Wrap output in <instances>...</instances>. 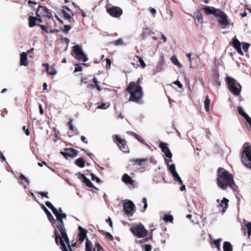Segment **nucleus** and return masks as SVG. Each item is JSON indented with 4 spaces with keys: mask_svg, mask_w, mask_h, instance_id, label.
<instances>
[{
    "mask_svg": "<svg viewBox=\"0 0 251 251\" xmlns=\"http://www.w3.org/2000/svg\"><path fill=\"white\" fill-rule=\"evenodd\" d=\"M216 180L217 185L222 190H226L227 187L232 189L237 187L233 175L223 168H218Z\"/></svg>",
    "mask_w": 251,
    "mask_h": 251,
    "instance_id": "f257e3e1",
    "label": "nucleus"
},
{
    "mask_svg": "<svg viewBox=\"0 0 251 251\" xmlns=\"http://www.w3.org/2000/svg\"><path fill=\"white\" fill-rule=\"evenodd\" d=\"M58 230L60 232L61 237L57 229H55L53 232L56 244L60 245V249L62 251H73L66 228H61L58 229Z\"/></svg>",
    "mask_w": 251,
    "mask_h": 251,
    "instance_id": "f03ea898",
    "label": "nucleus"
},
{
    "mask_svg": "<svg viewBox=\"0 0 251 251\" xmlns=\"http://www.w3.org/2000/svg\"><path fill=\"white\" fill-rule=\"evenodd\" d=\"M203 11L206 15H213L217 19L222 28H226L230 25L227 15L220 9L214 7L206 6L203 8Z\"/></svg>",
    "mask_w": 251,
    "mask_h": 251,
    "instance_id": "7ed1b4c3",
    "label": "nucleus"
},
{
    "mask_svg": "<svg viewBox=\"0 0 251 251\" xmlns=\"http://www.w3.org/2000/svg\"><path fill=\"white\" fill-rule=\"evenodd\" d=\"M126 91L130 94L128 99L130 101L138 102L142 99L143 95L142 87L134 81H131L129 83L126 88Z\"/></svg>",
    "mask_w": 251,
    "mask_h": 251,
    "instance_id": "20e7f679",
    "label": "nucleus"
},
{
    "mask_svg": "<svg viewBox=\"0 0 251 251\" xmlns=\"http://www.w3.org/2000/svg\"><path fill=\"white\" fill-rule=\"evenodd\" d=\"M241 159L243 164L251 170V146L248 142L243 146Z\"/></svg>",
    "mask_w": 251,
    "mask_h": 251,
    "instance_id": "39448f33",
    "label": "nucleus"
},
{
    "mask_svg": "<svg viewBox=\"0 0 251 251\" xmlns=\"http://www.w3.org/2000/svg\"><path fill=\"white\" fill-rule=\"evenodd\" d=\"M46 205L50 208L56 218V227L57 229L65 228L63 219H66L67 215L65 213H59L50 201H47L45 202Z\"/></svg>",
    "mask_w": 251,
    "mask_h": 251,
    "instance_id": "423d86ee",
    "label": "nucleus"
},
{
    "mask_svg": "<svg viewBox=\"0 0 251 251\" xmlns=\"http://www.w3.org/2000/svg\"><path fill=\"white\" fill-rule=\"evenodd\" d=\"M226 81L230 92L234 96L239 95L241 91V86L237 81L229 76L226 77Z\"/></svg>",
    "mask_w": 251,
    "mask_h": 251,
    "instance_id": "0eeeda50",
    "label": "nucleus"
},
{
    "mask_svg": "<svg viewBox=\"0 0 251 251\" xmlns=\"http://www.w3.org/2000/svg\"><path fill=\"white\" fill-rule=\"evenodd\" d=\"M130 231L134 236L138 238H144L148 233V230L141 224L133 225L130 228Z\"/></svg>",
    "mask_w": 251,
    "mask_h": 251,
    "instance_id": "6e6552de",
    "label": "nucleus"
},
{
    "mask_svg": "<svg viewBox=\"0 0 251 251\" xmlns=\"http://www.w3.org/2000/svg\"><path fill=\"white\" fill-rule=\"evenodd\" d=\"M73 52L75 54V57L82 62H85L88 60L87 56L84 53L81 47L78 45H76L73 47Z\"/></svg>",
    "mask_w": 251,
    "mask_h": 251,
    "instance_id": "1a4fd4ad",
    "label": "nucleus"
},
{
    "mask_svg": "<svg viewBox=\"0 0 251 251\" xmlns=\"http://www.w3.org/2000/svg\"><path fill=\"white\" fill-rule=\"evenodd\" d=\"M114 142L121 151L124 153L129 152V149L126 140L122 139L119 135H116L115 136Z\"/></svg>",
    "mask_w": 251,
    "mask_h": 251,
    "instance_id": "9d476101",
    "label": "nucleus"
},
{
    "mask_svg": "<svg viewBox=\"0 0 251 251\" xmlns=\"http://www.w3.org/2000/svg\"><path fill=\"white\" fill-rule=\"evenodd\" d=\"M135 205L131 201H127L123 203V209L125 213L128 216H132Z\"/></svg>",
    "mask_w": 251,
    "mask_h": 251,
    "instance_id": "9b49d317",
    "label": "nucleus"
},
{
    "mask_svg": "<svg viewBox=\"0 0 251 251\" xmlns=\"http://www.w3.org/2000/svg\"><path fill=\"white\" fill-rule=\"evenodd\" d=\"M64 151H61L60 153L66 158L68 159L69 157L74 158L75 157L78 153L77 150L69 148L64 149Z\"/></svg>",
    "mask_w": 251,
    "mask_h": 251,
    "instance_id": "f8f14e48",
    "label": "nucleus"
},
{
    "mask_svg": "<svg viewBox=\"0 0 251 251\" xmlns=\"http://www.w3.org/2000/svg\"><path fill=\"white\" fill-rule=\"evenodd\" d=\"M107 12L111 16L115 18H119L122 13V9L117 6H112L107 9Z\"/></svg>",
    "mask_w": 251,
    "mask_h": 251,
    "instance_id": "ddd939ff",
    "label": "nucleus"
},
{
    "mask_svg": "<svg viewBox=\"0 0 251 251\" xmlns=\"http://www.w3.org/2000/svg\"><path fill=\"white\" fill-rule=\"evenodd\" d=\"M216 201L219 203L217 206L219 207V212L224 214L228 207L229 200L224 197L221 201L219 199H217Z\"/></svg>",
    "mask_w": 251,
    "mask_h": 251,
    "instance_id": "4468645a",
    "label": "nucleus"
},
{
    "mask_svg": "<svg viewBox=\"0 0 251 251\" xmlns=\"http://www.w3.org/2000/svg\"><path fill=\"white\" fill-rule=\"evenodd\" d=\"M159 147L161 149L162 151L165 153V156L168 158H171L172 154L166 143L161 142L159 143Z\"/></svg>",
    "mask_w": 251,
    "mask_h": 251,
    "instance_id": "2eb2a0df",
    "label": "nucleus"
},
{
    "mask_svg": "<svg viewBox=\"0 0 251 251\" xmlns=\"http://www.w3.org/2000/svg\"><path fill=\"white\" fill-rule=\"evenodd\" d=\"M232 45L239 54L243 55V52L241 48V43L236 36L234 37L232 39Z\"/></svg>",
    "mask_w": 251,
    "mask_h": 251,
    "instance_id": "dca6fc26",
    "label": "nucleus"
},
{
    "mask_svg": "<svg viewBox=\"0 0 251 251\" xmlns=\"http://www.w3.org/2000/svg\"><path fill=\"white\" fill-rule=\"evenodd\" d=\"M78 229L79 232L77 234V237L78 238L79 241L82 243L86 237L87 230L81 226H78Z\"/></svg>",
    "mask_w": 251,
    "mask_h": 251,
    "instance_id": "f3484780",
    "label": "nucleus"
},
{
    "mask_svg": "<svg viewBox=\"0 0 251 251\" xmlns=\"http://www.w3.org/2000/svg\"><path fill=\"white\" fill-rule=\"evenodd\" d=\"M39 8H40L41 10L42 11V12H40V13L42 14L43 16L47 17L49 19L52 18L51 11L47 7L39 5Z\"/></svg>",
    "mask_w": 251,
    "mask_h": 251,
    "instance_id": "a211bd4d",
    "label": "nucleus"
},
{
    "mask_svg": "<svg viewBox=\"0 0 251 251\" xmlns=\"http://www.w3.org/2000/svg\"><path fill=\"white\" fill-rule=\"evenodd\" d=\"M20 64L25 66L28 65V61L27 58V53L23 52L20 54Z\"/></svg>",
    "mask_w": 251,
    "mask_h": 251,
    "instance_id": "6ab92c4d",
    "label": "nucleus"
},
{
    "mask_svg": "<svg viewBox=\"0 0 251 251\" xmlns=\"http://www.w3.org/2000/svg\"><path fill=\"white\" fill-rule=\"evenodd\" d=\"M122 180L126 184H130L131 185H133L134 184L133 180L127 174H125L123 175Z\"/></svg>",
    "mask_w": 251,
    "mask_h": 251,
    "instance_id": "aec40b11",
    "label": "nucleus"
},
{
    "mask_svg": "<svg viewBox=\"0 0 251 251\" xmlns=\"http://www.w3.org/2000/svg\"><path fill=\"white\" fill-rule=\"evenodd\" d=\"M149 159L148 158L144 159H132L131 162L139 165H146V163L148 162Z\"/></svg>",
    "mask_w": 251,
    "mask_h": 251,
    "instance_id": "412c9836",
    "label": "nucleus"
},
{
    "mask_svg": "<svg viewBox=\"0 0 251 251\" xmlns=\"http://www.w3.org/2000/svg\"><path fill=\"white\" fill-rule=\"evenodd\" d=\"M42 208L44 210V212L46 214L48 220L50 222H52V221H55L53 217L52 216L51 213L47 209V208L43 205H42Z\"/></svg>",
    "mask_w": 251,
    "mask_h": 251,
    "instance_id": "4be33fe9",
    "label": "nucleus"
},
{
    "mask_svg": "<svg viewBox=\"0 0 251 251\" xmlns=\"http://www.w3.org/2000/svg\"><path fill=\"white\" fill-rule=\"evenodd\" d=\"M98 231L100 234H101L103 235H104L105 236V237L106 238L108 239L109 240H110L111 241H113V240H114L113 236L109 232L105 231L104 230H100V229L98 230Z\"/></svg>",
    "mask_w": 251,
    "mask_h": 251,
    "instance_id": "5701e85b",
    "label": "nucleus"
},
{
    "mask_svg": "<svg viewBox=\"0 0 251 251\" xmlns=\"http://www.w3.org/2000/svg\"><path fill=\"white\" fill-rule=\"evenodd\" d=\"M224 251H232L233 248L230 242L225 241L223 245Z\"/></svg>",
    "mask_w": 251,
    "mask_h": 251,
    "instance_id": "b1692460",
    "label": "nucleus"
},
{
    "mask_svg": "<svg viewBox=\"0 0 251 251\" xmlns=\"http://www.w3.org/2000/svg\"><path fill=\"white\" fill-rule=\"evenodd\" d=\"M61 13L63 14L64 18L65 19L68 20L69 22H74V19L73 18H72L70 14L68 13L66 11L62 9L61 10Z\"/></svg>",
    "mask_w": 251,
    "mask_h": 251,
    "instance_id": "393cba45",
    "label": "nucleus"
},
{
    "mask_svg": "<svg viewBox=\"0 0 251 251\" xmlns=\"http://www.w3.org/2000/svg\"><path fill=\"white\" fill-rule=\"evenodd\" d=\"M85 161L82 157L78 158L75 160V164L80 168H83L85 166Z\"/></svg>",
    "mask_w": 251,
    "mask_h": 251,
    "instance_id": "a878e982",
    "label": "nucleus"
},
{
    "mask_svg": "<svg viewBox=\"0 0 251 251\" xmlns=\"http://www.w3.org/2000/svg\"><path fill=\"white\" fill-rule=\"evenodd\" d=\"M210 103V100L208 96L205 97V99L204 101V108L206 112L209 111V105Z\"/></svg>",
    "mask_w": 251,
    "mask_h": 251,
    "instance_id": "bb28decb",
    "label": "nucleus"
},
{
    "mask_svg": "<svg viewBox=\"0 0 251 251\" xmlns=\"http://www.w3.org/2000/svg\"><path fill=\"white\" fill-rule=\"evenodd\" d=\"M36 18L34 17L29 16L28 18V25L30 27H32L34 26L35 25H37V24H36Z\"/></svg>",
    "mask_w": 251,
    "mask_h": 251,
    "instance_id": "cd10ccee",
    "label": "nucleus"
},
{
    "mask_svg": "<svg viewBox=\"0 0 251 251\" xmlns=\"http://www.w3.org/2000/svg\"><path fill=\"white\" fill-rule=\"evenodd\" d=\"M244 223L246 227V229L248 230L247 233L248 234V236L249 237L251 235V222H246V220H244Z\"/></svg>",
    "mask_w": 251,
    "mask_h": 251,
    "instance_id": "c85d7f7f",
    "label": "nucleus"
},
{
    "mask_svg": "<svg viewBox=\"0 0 251 251\" xmlns=\"http://www.w3.org/2000/svg\"><path fill=\"white\" fill-rule=\"evenodd\" d=\"M92 242L86 238L85 242V251H92Z\"/></svg>",
    "mask_w": 251,
    "mask_h": 251,
    "instance_id": "c756f323",
    "label": "nucleus"
},
{
    "mask_svg": "<svg viewBox=\"0 0 251 251\" xmlns=\"http://www.w3.org/2000/svg\"><path fill=\"white\" fill-rule=\"evenodd\" d=\"M174 177V180L179 182L180 184H182V181L176 172L172 174Z\"/></svg>",
    "mask_w": 251,
    "mask_h": 251,
    "instance_id": "7c9ffc66",
    "label": "nucleus"
},
{
    "mask_svg": "<svg viewBox=\"0 0 251 251\" xmlns=\"http://www.w3.org/2000/svg\"><path fill=\"white\" fill-rule=\"evenodd\" d=\"M195 18L197 20L198 22L201 23L203 17L200 11H198L195 14Z\"/></svg>",
    "mask_w": 251,
    "mask_h": 251,
    "instance_id": "2f4dec72",
    "label": "nucleus"
},
{
    "mask_svg": "<svg viewBox=\"0 0 251 251\" xmlns=\"http://www.w3.org/2000/svg\"><path fill=\"white\" fill-rule=\"evenodd\" d=\"M171 61L172 62V63L175 65H176V66H178L179 67L181 66V64L179 62L176 56L175 55H173L171 57Z\"/></svg>",
    "mask_w": 251,
    "mask_h": 251,
    "instance_id": "473e14b6",
    "label": "nucleus"
},
{
    "mask_svg": "<svg viewBox=\"0 0 251 251\" xmlns=\"http://www.w3.org/2000/svg\"><path fill=\"white\" fill-rule=\"evenodd\" d=\"M82 182L84 183L87 187L89 188H91L92 187H94L93 184L91 182V181L88 178H85L84 180H82Z\"/></svg>",
    "mask_w": 251,
    "mask_h": 251,
    "instance_id": "72a5a7b5",
    "label": "nucleus"
},
{
    "mask_svg": "<svg viewBox=\"0 0 251 251\" xmlns=\"http://www.w3.org/2000/svg\"><path fill=\"white\" fill-rule=\"evenodd\" d=\"M215 79V82L217 84V85L220 87L221 86V81L219 80V74L218 72H215L214 74Z\"/></svg>",
    "mask_w": 251,
    "mask_h": 251,
    "instance_id": "f704fd0d",
    "label": "nucleus"
},
{
    "mask_svg": "<svg viewBox=\"0 0 251 251\" xmlns=\"http://www.w3.org/2000/svg\"><path fill=\"white\" fill-rule=\"evenodd\" d=\"M222 241V238H219L213 241V244L218 250H220V243Z\"/></svg>",
    "mask_w": 251,
    "mask_h": 251,
    "instance_id": "c9c22d12",
    "label": "nucleus"
},
{
    "mask_svg": "<svg viewBox=\"0 0 251 251\" xmlns=\"http://www.w3.org/2000/svg\"><path fill=\"white\" fill-rule=\"evenodd\" d=\"M93 82H94V83L96 84L95 87L97 88V90L99 92L101 91V88H100V86L99 85V81H98V79L96 77H93Z\"/></svg>",
    "mask_w": 251,
    "mask_h": 251,
    "instance_id": "e433bc0d",
    "label": "nucleus"
},
{
    "mask_svg": "<svg viewBox=\"0 0 251 251\" xmlns=\"http://www.w3.org/2000/svg\"><path fill=\"white\" fill-rule=\"evenodd\" d=\"M164 221L172 223L173 221V217L171 215H165L163 217Z\"/></svg>",
    "mask_w": 251,
    "mask_h": 251,
    "instance_id": "4c0bfd02",
    "label": "nucleus"
},
{
    "mask_svg": "<svg viewBox=\"0 0 251 251\" xmlns=\"http://www.w3.org/2000/svg\"><path fill=\"white\" fill-rule=\"evenodd\" d=\"M238 112L244 118L246 117L248 114L244 111L243 109L241 106L238 107Z\"/></svg>",
    "mask_w": 251,
    "mask_h": 251,
    "instance_id": "58836bf2",
    "label": "nucleus"
},
{
    "mask_svg": "<svg viewBox=\"0 0 251 251\" xmlns=\"http://www.w3.org/2000/svg\"><path fill=\"white\" fill-rule=\"evenodd\" d=\"M136 57L138 59L139 62L142 68H144L146 66V65L142 58L138 55H136Z\"/></svg>",
    "mask_w": 251,
    "mask_h": 251,
    "instance_id": "ea45409f",
    "label": "nucleus"
},
{
    "mask_svg": "<svg viewBox=\"0 0 251 251\" xmlns=\"http://www.w3.org/2000/svg\"><path fill=\"white\" fill-rule=\"evenodd\" d=\"M90 175L91 176V179L93 181L96 180L97 182L100 183L101 182V180L100 178L97 177L93 173H91Z\"/></svg>",
    "mask_w": 251,
    "mask_h": 251,
    "instance_id": "a19ab883",
    "label": "nucleus"
},
{
    "mask_svg": "<svg viewBox=\"0 0 251 251\" xmlns=\"http://www.w3.org/2000/svg\"><path fill=\"white\" fill-rule=\"evenodd\" d=\"M102 248L99 243H96L95 244V248L94 251H101L102 250Z\"/></svg>",
    "mask_w": 251,
    "mask_h": 251,
    "instance_id": "79ce46f5",
    "label": "nucleus"
},
{
    "mask_svg": "<svg viewBox=\"0 0 251 251\" xmlns=\"http://www.w3.org/2000/svg\"><path fill=\"white\" fill-rule=\"evenodd\" d=\"M111 43L115 46H120L123 44V41L121 39H119L116 41H113Z\"/></svg>",
    "mask_w": 251,
    "mask_h": 251,
    "instance_id": "37998d69",
    "label": "nucleus"
},
{
    "mask_svg": "<svg viewBox=\"0 0 251 251\" xmlns=\"http://www.w3.org/2000/svg\"><path fill=\"white\" fill-rule=\"evenodd\" d=\"M48 73L49 74V75H53L57 74V71H56L54 68H53V67H51L50 68V71H49V73Z\"/></svg>",
    "mask_w": 251,
    "mask_h": 251,
    "instance_id": "c03bdc74",
    "label": "nucleus"
},
{
    "mask_svg": "<svg viewBox=\"0 0 251 251\" xmlns=\"http://www.w3.org/2000/svg\"><path fill=\"white\" fill-rule=\"evenodd\" d=\"M142 247L145 249V251H151L152 249L151 245L149 244L143 245Z\"/></svg>",
    "mask_w": 251,
    "mask_h": 251,
    "instance_id": "a18cd8bd",
    "label": "nucleus"
},
{
    "mask_svg": "<svg viewBox=\"0 0 251 251\" xmlns=\"http://www.w3.org/2000/svg\"><path fill=\"white\" fill-rule=\"evenodd\" d=\"M71 28V26L70 25H65L62 30L65 33L67 34Z\"/></svg>",
    "mask_w": 251,
    "mask_h": 251,
    "instance_id": "49530a36",
    "label": "nucleus"
},
{
    "mask_svg": "<svg viewBox=\"0 0 251 251\" xmlns=\"http://www.w3.org/2000/svg\"><path fill=\"white\" fill-rule=\"evenodd\" d=\"M19 178L22 180H24L25 182H26L27 184L29 183V180L27 178H26L24 175L22 174H21L19 176Z\"/></svg>",
    "mask_w": 251,
    "mask_h": 251,
    "instance_id": "de8ad7c7",
    "label": "nucleus"
},
{
    "mask_svg": "<svg viewBox=\"0 0 251 251\" xmlns=\"http://www.w3.org/2000/svg\"><path fill=\"white\" fill-rule=\"evenodd\" d=\"M76 175L77 176L78 178L81 180L82 181V180H84L85 178H86V177L83 174H81L80 172H78L76 174Z\"/></svg>",
    "mask_w": 251,
    "mask_h": 251,
    "instance_id": "09e8293b",
    "label": "nucleus"
},
{
    "mask_svg": "<svg viewBox=\"0 0 251 251\" xmlns=\"http://www.w3.org/2000/svg\"><path fill=\"white\" fill-rule=\"evenodd\" d=\"M82 71V67L79 66L78 64H75V69L74 70V72H80Z\"/></svg>",
    "mask_w": 251,
    "mask_h": 251,
    "instance_id": "8fccbe9b",
    "label": "nucleus"
},
{
    "mask_svg": "<svg viewBox=\"0 0 251 251\" xmlns=\"http://www.w3.org/2000/svg\"><path fill=\"white\" fill-rule=\"evenodd\" d=\"M169 170L171 172V174H173L175 172H176V167L174 164H173L169 166Z\"/></svg>",
    "mask_w": 251,
    "mask_h": 251,
    "instance_id": "3c124183",
    "label": "nucleus"
},
{
    "mask_svg": "<svg viewBox=\"0 0 251 251\" xmlns=\"http://www.w3.org/2000/svg\"><path fill=\"white\" fill-rule=\"evenodd\" d=\"M142 202H143V203H144V207H143L144 210L143 211L144 212L146 210V209H147V208L148 207L147 199L146 198H143L142 199Z\"/></svg>",
    "mask_w": 251,
    "mask_h": 251,
    "instance_id": "603ef678",
    "label": "nucleus"
},
{
    "mask_svg": "<svg viewBox=\"0 0 251 251\" xmlns=\"http://www.w3.org/2000/svg\"><path fill=\"white\" fill-rule=\"evenodd\" d=\"M244 118L245 119L247 122L249 124L250 126V128L251 130V118L248 115L245 117Z\"/></svg>",
    "mask_w": 251,
    "mask_h": 251,
    "instance_id": "864d4df0",
    "label": "nucleus"
},
{
    "mask_svg": "<svg viewBox=\"0 0 251 251\" xmlns=\"http://www.w3.org/2000/svg\"><path fill=\"white\" fill-rule=\"evenodd\" d=\"M37 25L40 26L41 28V29L42 30H44L47 33H49V30H48L47 27L44 25H40V24H37Z\"/></svg>",
    "mask_w": 251,
    "mask_h": 251,
    "instance_id": "5fc2aeb1",
    "label": "nucleus"
},
{
    "mask_svg": "<svg viewBox=\"0 0 251 251\" xmlns=\"http://www.w3.org/2000/svg\"><path fill=\"white\" fill-rule=\"evenodd\" d=\"M134 136L135 137V138L138 140L140 142H141V143H143L144 141V139L141 137L140 135H138L136 133H134Z\"/></svg>",
    "mask_w": 251,
    "mask_h": 251,
    "instance_id": "6e6d98bb",
    "label": "nucleus"
},
{
    "mask_svg": "<svg viewBox=\"0 0 251 251\" xmlns=\"http://www.w3.org/2000/svg\"><path fill=\"white\" fill-rule=\"evenodd\" d=\"M105 61L106 62V68H110L111 64V60L109 58H106L105 59Z\"/></svg>",
    "mask_w": 251,
    "mask_h": 251,
    "instance_id": "4d7b16f0",
    "label": "nucleus"
},
{
    "mask_svg": "<svg viewBox=\"0 0 251 251\" xmlns=\"http://www.w3.org/2000/svg\"><path fill=\"white\" fill-rule=\"evenodd\" d=\"M22 129L23 130V131H24V132L26 136L29 135V134H30L29 131L28 129L25 126H23L22 127Z\"/></svg>",
    "mask_w": 251,
    "mask_h": 251,
    "instance_id": "13d9d810",
    "label": "nucleus"
},
{
    "mask_svg": "<svg viewBox=\"0 0 251 251\" xmlns=\"http://www.w3.org/2000/svg\"><path fill=\"white\" fill-rule=\"evenodd\" d=\"M148 240H149V238L147 237V238H145L142 240L136 241V242L138 244H142V243L147 242Z\"/></svg>",
    "mask_w": 251,
    "mask_h": 251,
    "instance_id": "bf43d9fd",
    "label": "nucleus"
},
{
    "mask_svg": "<svg viewBox=\"0 0 251 251\" xmlns=\"http://www.w3.org/2000/svg\"><path fill=\"white\" fill-rule=\"evenodd\" d=\"M38 194L40 195L42 197H44L47 198H49V197L48 196V192H38Z\"/></svg>",
    "mask_w": 251,
    "mask_h": 251,
    "instance_id": "052dcab7",
    "label": "nucleus"
},
{
    "mask_svg": "<svg viewBox=\"0 0 251 251\" xmlns=\"http://www.w3.org/2000/svg\"><path fill=\"white\" fill-rule=\"evenodd\" d=\"M192 53H188L186 54V56L188 58V60L190 62V64H191L192 62V58H191ZM190 67L192 68V66H190Z\"/></svg>",
    "mask_w": 251,
    "mask_h": 251,
    "instance_id": "680f3d73",
    "label": "nucleus"
},
{
    "mask_svg": "<svg viewBox=\"0 0 251 251\" xmlns=\"http://www.w3.org/2000/svg\"><path fill=\"white\" fill-rule=\"evenodd\" d=\"M250 45L248 43H245L243 45L242 48L245 51H247Z\"/></svg>",
    "mask_w": 251,
    "mask_h": 251,
    "instance_id": "e2e57ef3",
    "label": "nucleus"
},
{
    "mask_svg": "<svg viewBox=\"0 0 251 251\" xmlns=\"http://www.w3.org/2000/svg\"><path fill=\"white\" fill-rule=\"evenodd\" d=\"M173 83L176 85L179 88H182L183 87L182 84L178 80L174 81Z\"/></svg>",
    "mask_w": 251,
    "mask_h": 251,
    "instance_id": "0e129e2a",
    "label": "nucleus"
},
{
    "mask_svg": "<svg viewBox=\"0 0 251 251\" xmlns=\"http://www.w3.org/2000/svg\"><path fill=\"white\" fill-rule=\"evenodd\" d=\"M42 66L46 68V71L47 73H49V71H50V67L49 64L48 63H43L42 64Z\"/></svg>",
    "mask_w": 251,
    "mask_h": 251,
    "instance_id": "69168bd1",
    "label": "nucleus"
},
{
    "mask_svg": "<svg viewBox=\"0 0 251 251\" xmlns=\"http://www.w3.org/2000/svg\"><path fill=\"white\" fill-rule=\"evenodd\" d=\"M149 10L151 14L152 15L153 17H154L156 13V10L153 8H151Z\"/></svg>",
    "mask_w": 251,
    "mask_h": 251,
    "instance_id": "338daca9",
    "label": "nucleus"
},
{
    "mask_svg": "<svg viewBox=\"0 0 251 251\" xmlns=\"http://www.w3.org/2000/svg\"><path fill=\"white\" fill-rule=\"evenodd\" d=\"M69 129L70 130L72 131L73 132H74V133H76V134H77V129L76 128H75L74 127L73 125L72 126H70Z\"/></svg>",
    "mask_w": 251,
    "mask_h": 251,
    "instance_id": "774afa93",
    "label": "nucleus"
}]
</instances>
